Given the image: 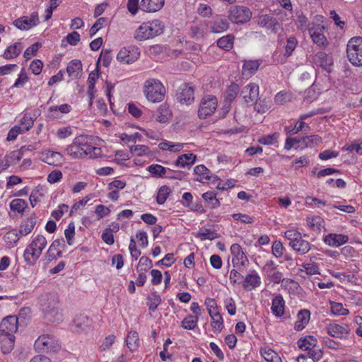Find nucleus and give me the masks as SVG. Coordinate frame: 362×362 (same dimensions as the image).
Masks as SVG:
<instances>
[{"label": "nucleus", "mask_w": 362, "mask_h": 362, "mask_svg": "<svg viewBox=\"0 0 362 362\" xmlns=\"http://www.w3.org/2000/svg\"><path fill=\"white\" fill-rule=\"evenodd\" d=\"M218 100L214 96L207 95L202 98L198 110V116L206 119L211 115L217 108Z\"/></svg>", "instance_id": "nucleus-8"}, {"label": "nucleus", "mask_w": 362, "mask_h": 362, "mask_svg": "<svg viewBox=\"0 0 362 362\" xmlns=\"http://www.w3.org/2000/svg\"><path fill=\"white\" fill-rule=\"evenodd\" d=\"M170 192V187L166 185L160 187L156 197L157 204L159 205L163 204L167 200Z\"/></svg>", "instance_id": "nucleus-53"}, {"label": "nucleus", "mask_w": 362, "mask_h": 362, "mask_svg": "<svg viewBox=\"0 0 362 362\" xmlns=\"http://www.w3.org/2000/svg\"><path fill=\"white\" fill-rule=\"evenodd\" d=\"M285 250L283 244L279 240H276L273 243L272 246V252L276 258L281 257Z\"/></svg>", "instance_id": "nucleus-62"}, {"label": "nucleus", "mask_w": 362, "mask_h": 362, "mask_svg": "<svg viewBox=\"0 0 362 362\" xmlns=\"http://www.w3.org/2000/svg\"><path fill=\"white\" fill-rule=\"evenodd\" d=\"M15 336L0 334V348L4 354H9L14 347Z\"/></svg>", "instance_id": "nucleus-25"}, {"label": "nucleus", "mask_w": 362, "mask_h": 362, "mask_svg": "<svg viewBox=\"0 0 362 362\" xmlns=\"http://www.w3.org/2000/svg\"><path fill=\"white\" fill-rule=\"evenodd\" d=\"M289 100L290 94L284 90L277 93L274 97V102L277 105H284Z\"/></svg>", "instance_id": "nucleus-64"}, {"label": "nucleus", "mask_w": 362, "mask_h": 362, "mask_svg": "<svg viewBox=\"0 0 362 362\" xmlns=\"http://www.w3.org/2000/svg\"><path fill=\"white\" fill-rule=\"evenodd\" d=\"M140 56V51L139 48L132 47H123L120 49L117 55V59L127 64L134 62Z\"/></svg>", "instance_id": "nucleus-11"}, {"label": "nucleus", "mask_w": 362, "mask_h": 362, "mask_svg": "<svg viewBox=\"0 0 362 362\" xmlns=\"http://www.w3.org/2000/svg\"><path fill=\"white\" fill-rule=\"evenodd\" d=\"M53 339L49 335L40 336L35 342V347L41 351H50L52 348Z\"/></svg>", "instance_id": "nucleus-29"}, {"label": "nucleus", "mask_w": 362, "mask_h": 362, "mask_svg": "<svg viewBox=\"0 0 362 362\" xmlns=\"http://www.w3.org/2000/svg\"><path fill=\"white\" fill-rule=\"evenodd\" d=\"M93 149L100 151V148L94 147L88 143L87 136L80 135L74 138L72 144L66 148V151L71 157L76 159L87 156Z\"/></svg>", "instance_id": "nucleus-2"}, {"label": "nucleus", "mask_w": 362, "mask_h": 362, "mask_svg": "<svg viewBox=\"0 0 362 362\" xmlns=\"http://www.w3.org/2000/svg\"><path fill=\"white\" fill-rule=\"evenodd\" d=\"M19 232L16 229H12L4 235V240L10 247H13L19 240Z\"/></svg>", "instance_id": "nucleus-45"}, {"label": "nucleus", "mask_w": 362, "mask_h": 362, "mask_svg": "<svg viewBox=\"0 0 362 362\" xmlns=\"http://www.w3.org/2000/svg\"><path fill=\"white\" fill-rule=\"evenodd\" d=\"M171 115L170 110L168 107L161 105L157 111V120L160 122H165L168 120Z\"/></svg>", "instance_id": "nucleus-52"}, {"label": "nucleus", "mask_w": 362, "mask_h": 362, "mask_svg": "<svg viewBox=\"0 0 362 362\" xmlns=\"http://www.w3.org/2000/svg\"><path fill=\"white\" fill-rule=\"evenodd\" d=\"M261 284V278L255 270L251 271L245 278L243 287L247 291L259 286Z\"/></svg>", "instance_id": "nucleus-23"}, {"label": "nucleus", "mask_w": 362, "mask_h": 362, "mask_svg": "<svg viewBox=\"0 0 362 362\" xmlns=\"http://www.w3.org/2000/svg\"><path fill=\"white\" fill-rule=\"evenodd\" d=\"M228 18L234 23L243 24L251 19L252 12L246 6H233L230 9Z\"/></svg>", "instance_id": "nucleus-7"}, {"label": "nucleus", "mask_w": 362, "mask_h": 362, "mask_svg": "<svg viewBox=\"0 0 362 362\" xmlns=\"http://www.w3.org/2000/svg\"><path fill=\"white\" fill-rule=\"evenodd\" d=\"M240 95L247 103H254L259 97V86L255 83L247 84L243 88Z\"/></svg>", "instance_id": "nucleus-18"}, {"label": "nucleus", "mask_w": 362, "mask_h": 362, "mask_svg": "<svg viewBox=\"0 0 362 362\" xmlns=\"http://www.w3.org/2000/svg\"><path fill=\"white\" fill-rule=\"evenodd\" d=\"M66 71L72 78H80L82 71L81 62L77 59L71 60L66 67Z\"/></svg>", "instance_id": "nucleus-32"}, {"label": "nucleus", "mask_w": 362, "mask_h": 362, "mask_svg": "<svg viewBox=\"0 0 362 362\" xmlns=\"http://www.w3.org/2000/svg\"><path fill=\"white\" fill-rule=\"evenodd\" d=\"M107 18H98L96 22L92 25V27L90 29L89 33L90 36L93 37L96 34V33L103 28L105 25L106 24Z\"/></svg>", "instance_id": "nucleus-63"}, {"label": "nucleus", "mask_w": 362, "mask_h": 362, "mask_svg": "<svg viewBox=\"0 0 362 362\" xmlns=\"http://www.w3.org/2000/svg\"><path fill=\"white\" fill-rule=\"evenodd\" d=\"M24 46L22 42H17L8 46L1 55L5 59L9 60L17 57L22 52Z\"/></svg>", "instance_id": "nucleus-26"}, {"label": "nucleus", "mask_w": 362, "mask_h": 362, "mask_svg": "<svg viewBox=\"0 0 362 362\" xmlns=\"http://www.w3.org/2000/svg\"><path fill=\"white\" fill-rule=\"evenodd\" d=\"M307 223L308 226L313 230H320L322 227V220L320 216L308 218Z\"/></svg>", "instance_id": "nucleus-61"}, {"label": "nucleus", "mask_w": 362, "mask_h": 362, "mask_svg": "<svg viewBox=\"0 0 362 362\" xmlns=\"http://www.w3.org/2000/svg\"><path fill=\"white\" fill-rule=\"evenodd\" d=\"M229 23L227 19L218 18L215 20L211 27V30L214 33H220L228 30Z\"/></svg>", "instance_id": "nucleus-43"}, {"label": "nucleus", "mask_w": 362, "mask_h": 362, "mask_svg": "<svg viewBox=\"0 0 362 362\" xmlns=\"http://www.w3.org/2000/svg\"><path fill=\"white\" fill-rule=\"evenodd\" d=\"M148 171L156 177H165L168 173H171V169L165 168L158 164H152L148 167Z\"/></svg>", "instance_id": "nucleus-38"}, {"label": "nucleus", "mask_w": 362, "mask_h": 362, "mask_svg": "<svg viewBox=\"0 0 362 362\" xmlns=\"http://www.w3.org/2000/svg\"><path fill=\"white\" fill-rule=\"evenodd\" d=\"M34 124V120L29 115H24L23 117L21 119L18 126L20 129L23 133L28 132L30 129L32 128Z\"/></svg>", "instance_id": "nucleus-51"}, {"label": "nucleus", "mask_w": 362, "mask_h": 362, "mask_svg": "<svg viewBox=\"0 0 362 362\" xmlns=\"http://www.w3.org/2000/svg\"><path fill=\"white\" fill-rule=\"evenodd\" d=\"M194 88L188 83L182 84L177 91V100L181 104L189 105L194 101Z\"/></svg>", "instance_id": "nucleus-14"}, {"label": "nucleus", "mask_w": 362, "mask_h": 362, "mask_svg": "<svg viewBox=\"0 0 362 362\" xmlns=\"http://www.w3.org/2000/svg\"><path fill=\"white\" fill-rule=\"evenodd\" d=\"M39 23L37 12H33L30 17L22 16L17 18L13 24L21 30H28L36 26Z\"/></svg>", "instance_id": "nucleus-13"}, {"label": "nucleus", "mask_w": 362, "mask_h": 362, "mask_svg": "<svg viewBox=\"0 0 362 362\" xmlns=\"http://www.w3.org/2000/svg\"><path fill=\"white\" fill-rule=\"evenodd\" d=\"M294 251L300 255H304L309 252L311 248L310 243L303 239L302 235L290 245Z\"/></svg>", "instance_id": "nucleus-36"}, {"label": "nucleus", "mask_w": 362, "mask_h": 362, "mask_svg": "<svg viewBox=\"0 0 362 362\" xmlns=\"http://www.w3.org/2000/svg\"><path fill=\"white\" fill-rule=\"evenodd\" d=\"M23 156V154L20 149L13 151L10 153L5 156L6 158L7 163L11 165L16 164Z\"/></svg>", "instance_id": "nucleus-57"}, {"label": "nucleus", "mask_w": 362, "mask_h": 362, "mask_svg": "<svg viewBox=\"0 0 362 362\" xmlns=\"http://www.w3.org/2000/svg\"><path fill=\"white\" fill-rule=\"evenodd\" d=\"M261 62L262 61L258 59L245 61L243 66V75L246 77L251 76L259 69Z\"/></svg>", "instance_id": "nucleus-33"}, {"label": "nucleus", "mask_w": 362, "mask_h": 362, "mask_svg": "<svg viewBox=\"0 0 362 362\" xmlns=\"http://www.w3.org/2000/svg\"><path fill=\"white\" fill-rule=\"evenodd\" d=\"M298 347L303 351H308L311 348H315L317 344V339L313 336H308L300 338L298 340Z\"/></svg>", "instance_id": "nucleus-40"}, {"label": "nucleus", "mask_w": 362, "mask_h": 362, "mask_svg": "<svg viewBox=\"0 0 362 362\" xmlns=\"http://www.w3.org/2000/svg\"><path fill=\"white\" fill-rule=\"evenodd\" d=\"M18 329V317L16 315H9L4 317L0 323V334L14 335Z\"/></svg>", "instance_id": "nucleus-16"}, {"label": "nucleus", "mask_w": 362, "mask_h": 362, "mask_svg": "<svg viewBox=\"0 0 362 362\" xmlns=\"http://www.w3.org/2000/svg\"><path fill=\"white\" fill-rule=\"evenodd\" d=\"M197 237H199L202 240H212L217 238V234L210 229L204 228L199 230Z\"/></svg>", "instance_id": "nucleus-60"}, {"label": "nucleus", "mask_w": 362, "mask_h": 362, "mask_svg": "<svg viewBox=\"0 0 362 362\" xmlns=\"http://www.w3.org/2000/svg\"><path fill=\"white\" fill-rule=\"evenodd\" d=\"M127 346L131 351H134L139 346V334L136 331H131L127 337Z\"/></svg>", "instance_id": "nucleus-41"}, {"label": "nucleus", "mask_w": 362, "mask_h": 362, "mask_svg": "<svg viewBox=\"0 0 362 362\" xmlns=\"http://www.w3.org/2000/svg\"><path fill=\"white\" fill-rule=\"evenodd\" d=\"M315 62L316 64L321 66L323 69L330 71L332 65V60L324 52H319L315 55Z\"/></svg>", "instance_id": "nucleus-34"}, {"label": "nucleus", "mask_w": 362, "mask_h": 362, "mask_svg": "<svg viewBox=\"0 0 362 362\" xmlns=\"http://www.w3.org/2000/svg\"><path fill=\"white\" fill-rule=\"evenodd\" d=\"M149 310L155 311L161 303V298L157 292H153L147 298Z\"/></svg>", "instance_id": "nucleus-54"}, {"label": "nucleus", "mask_w": 362, "mask_h": 362, "mask_svg": "<svg viewBox=\"0 0 362 362\" xmlns=\"http://www.w3.org/2000/svg\"><path fill=\"white\" fill-rule=\"evenodd\" d=\"M152 267L151 260L145 256L140 258L139 264L136 267L137 272H147V270Z\"/></svg>", "instance_id": "nucleus-59"}, {"label": "nucleus", "mask_w": 362, "mask_h": 362, "mask_svg": "<svg viewBox=\"0 0 362 362\" xmlns=\"http://www.w3.org/2000/svg\"><path fill=\"white\" fill-rule=\"evenodd\" d=\"M197 159V156L193 153H186L178 156L174 163V165L180 168H188L194 165Z\"/></svg>", "instance_id": "nucleus-30"}, {"label": "nucleus", "mask_w": 362, "mask_h": 362, "mask_svg": "<svg viewBox=\"0 0 362 362\" xmlns=\"http://www.w3.org/2000/svg\"><path fill=\"white\" fill-rule=\"evenodd\" d=\"M331 312L334 315H347L349 313L348 309L344 308L342 303L331 301Z\"/></svg>", "instance_id": "nucleus-55"}, {"label": "nucleus", "mask_w": 362, "mask_h": 362, "mask_svg": "<svg viewBox=\"0 0 362 362\" xmlns=\"http://www.w3.org/2000/svg\"><path fill=\"white\" fill-rule=\"evenodd\" d=\"M285 301L281 295L279 294L272 299V311L276 317H281L284 314Z\"/></svg>", "instance_id": "nucleus-31"}, {"label": "nucleus", "mask_w": 362, "mask_h": 362, "mask_svg": "<svg viewBox=\"0 0 362 362\" xmlns=\"http://www.w3.org/2000/svg\"><path fill=\"white\" fill-rule=\"evenodd\" d=\"M199 320L197 316L188 315L181 322V327L185 329L192 330L197 325Z\"/></svg>", "instance_id": "nucleus-49"}, {"label": "nucleus", "mask_w": 362, "mask_h": 362, "mask_svg": "<svg viewBox=\"0 0 362 362\" xmlns=\"http://www.w3.org/2000/svg\"><path fill=\"white\" fill-rule=\"evenodd\" d=\"M39 304L40 310L47 320L53 322H59L62 320L59 297L56 293H42L39 298Z\"/></svg>", "instance_id": "nucleus-1"}, {"label": "nucleus", "mask_w": 362, "mask_h": 362, "mask_svg": "<svg viewBox=\"0 0 362 362\" xmlns=\"http://www.w3.org/2000/svg\"><path fill=\"white\" fill-rule=\"evenodd\" d=\"M144 93L148 101L159 103L164 99L165 89L159 80L150 78L145 82Z\"/></svg>", "instance_id": "nucleus-4"}, {"label": "nucleus", "mask_w": 362, "mask_h": 362, "mask_svg": "<svg viewBox=\"0 0 362 362\" xmlns=\"http://www.w3.org/2000/svg\"><path fill=\"white\" fill-rule=\"evenodd\" d=\"M61 246H64V240L63 238L56 239L52 243L45 253V260L47 262L49 263L57 258L62 257V251L59 250Z\"/></svg>", "instance_id": "nucleus-17"}, {"label": "nucleus", "mask_w": 362, "mask_h": 362, "mask_svg": "<svg viewBox=\"0 0 362 362\" xmlns=\"http://www.w3.org/2000/svg\"><path fill=\"white\" fill-rule=\"evenodd\" d=\"M310 129V126L305 124V122L298 120L296 122L295 126L293 127H285V131L287 134L289 135H295L301 131H308Z\"/></svg>", "instance_id": "nucleus-42"}, {"label": "nucleus", "mask_w": 362, "mask_h": 362, "mask_svg": "<svg viewBox=\"0 0 362 362\" xmlns=\"http://www.w3.org/2000/svg\"><path fill=\"white\" fill-rule=\"evenodd\" d=\"M298 141L299 144L296 146V149H304L306 148H313L317 146L322 143V139L319 135L313 134L310 136L298 137Z\"/></svg>", "instance_id": "nucleus-21"}, {"label": "nucleus", "mask_w": 362, "mask_h": 362, "mask_svg": "<svg viewBox=\"0 0 362 362\" xmlns=\"http://www.w3.org/2000/svg\"><path fill=\"white\" fill-rule=\"evenodd\" d=\"M202 198L212 209H216L221 204L219 200L216 198V194L214 192H206L204 193Z\"/></svg>", "instance_id": "nucleus-47"}, {"label": "nucleus", "mask_w": 362, "mask_h": 362, "mask_svg": "<svg viewBox=\"0 0 362 362\" xmlns=\"http://www.w3.org/2000/svg\"><path fill=\"white\" fill-rule=\"evenodd\" d=\"M322 28H324L323 26L317 25L316 27L312 26L309 27L308 29L313 42L317 46L325 47L327 45L328 42L326 37L322 33Z\"/></svg>", "instance_id": "nucleus-20"}, {"label": "nucleus", "mask_w": 362, "mask_h": 362, "mask_svg": "<svg viewBox=\"0 0 362 362\" xmlns=\"http://www.w3.org/2000/svg\"><path fill=\"white\" fill-rule=\"evenodd\" d=\"M298 42L296 37H295L294 36H290L289 37H288L285 46V52L284 54V57H291L293 54L296 46L298 45Z\"/></svg>", "instance_id": "nucleus-48"}, {"label": "nucleus", "mask_w": 362, "mask_h": 362, "mask_svg": "<svg viewBox=\"0 0 362 362\" xmlns=\"http://www.w3.org/2000/svg\"><path fill=\"white\" fill-rule=\"evenodd\" d=\"M194 173L197 175L194 180L202 183L209 182L210 170L204 165H198L194 168Z\"/></svg>", "instance_id": "nucleus-37"}, {"label": "nucleus", "mask_w": 362, "mask_h": 362, "mask_svg": "<svg viewBox=\"0 0 362 362\" xmlns=\"http://www.w3.org/2000/svg\"><path fill=\"white\" fill-rule=\"evenodd\" d=\"M233 40L234 36L233 35H227L217 40V45L224 50L229 51L233 47Z\"/></svg>", "instance_id": "nucleus-44"}, {"label": "nucleus", "mask_w": 362, "mask_h": 362, "mask_svg": "<svg viewBox=\"0 0 362 362\" xmlns=\"http://www.w3.org/2000/svg\"><path fill=\"white\" fill-rule=\"evenodd\" d=\"M239 90V86L236 83L228 86L226 91L225 103H231L237 97Z\"/></svg>", "instance_id": "nucleus-46"}, {"label": "nucleus", "mask_w": 362, "mask_h": 362, "mask_svg": "<svg viewBox=\"0 0 362 362\" xmlns=\"http://www.w3.org/2000/svg\"><path fill=\"white\" fill-rule=\"evenodd\" d=\"M346 54L349 62L356 66H362V37L350 39L346 45Z\"/></svg>", "instance_id": "nucleus-6"}, {"label": "nucleus", "mask_w": 362, "mask_h": 362, "mask_svg": "<svg viewBox=\"0 0 362 362\" xmlns=\"http://www.w3.org/2000/svg\"><path fill=\"white\" fill-rule=\"evenodd\" d=\"M42 160L48 165L59 166L63 163L64 156L59 152L47 150L42 153Z\"/></svg>", "instance_id": "nucleus-22"}, {"label": "nucleus", "mask_w": 362, "mask_h": 362, "mask_svg": "<svg viewBox=\"0 0 362 362\" xmlns=\"http://www.w3.org/2000/svg\"><path fill=\"white\" fill-rule=\"evenodd\" d=\"M324 243L330 247H337L349 241V237L344 234L329 233L323 238Z\"/></svg>", "instance_id": "nucleus-19"}, {"label": "nucleus", "mask_w": 362, "mask_h": 362, "mask_svg": "<svg viewBox=\"0 0 362 362\" xmlns=\"http://www.w3.org/2000/svg\"><path fill=\"white\" fill-rule=\"evenodd\" d=\"M164 25L159 20L143 23L136 30L134 37L139 41L153 38L163 32Z\"/></svg>", "instance_id": "nucleus-3"}, {"label": "nucleus", "mask_w": 362, "mask_h": 362, "mask_svg": "<svg viewBox=\"0 0 362 362\" xmlns=\"http://www.w3.org/2000/svg\"><path fill=\"white\" fill-rule=\"evenodd\" d=\"M71 107L68 104H62L59 106H52L49 108V112H51L52 116L54 117H59V112L62 114H67L71 111Z\"/></svg>", "instance_id": "nucleus-56"}, {"label": "nucleus", "mask_w": 362, "mask_h": 362, "mask_svg": "<svg viewBox=\"0 0 362 362\" xmlns=\"http://www.w3.org/2000/svg\"><path fill=\"white\" fill-rule=\"evenodd\" d=\"M165 0H141L139 8L145 12H156L164 6Z\"/></svg>", "instance_id": "nucleus-24"}, {"label": "nucleus", "mask_w": 362, "mask_h": 362, "mask_svg": "<svg viewBox=\"0 0 362 362\" xmlns=\"http://www.w3.org/2000/svg\"><path fill=\"white\" fill-rule=\"evenodd\" d=\"M254 103V109L258 113H265L272 107V103L269 100H260L259 103L256 101Z\"/></svg>", "instance_id": "nucleus-58"}, {"label": "nucleus", "mask_w": 362, "mask_h": 362, "mask_svg": "<svg viewBox=\"0 0 362 362\" xmlns=\"http://www.w3.org/2000/svg\"><path fill=\"white\" fill-rule=\"evenodd\" d=\"M310 317V312L304 309L298 312L297 315V320L294 325V329L296 331L303 330L308 325Z\"/></svg>", "instance_id": "nucleus-28"}, {"label": "nucleus", "mask_w": 362, "mask_h": 362, "mask_svg": "<svg viewBox=\"0 0 362 362\" xmlns=\"http://www.w3.org/2000/svg\"><path fill=\"white\" fill-rule=\"evenodd\" d=\"M325 329L329 336L339 339L348 338L351 332V329L346 324L329 323L326 325Z\"/></svg>", "instance_id": "nucleus-10"}, {"label": "nucleus", "mask_w": 362, "mask_h": 362, "mask_svg": "<svg viewBox=\"0 0 362 362\" xmlns=\"http://www.w3.org/2000/svg\"><path fill=\"white\" fill-rule=\"evenodd\" d=\"M27 206V202L22 199H15L10 203L11 209L20 214H23Z\"/></svg>", "instance_id": "nucleus-50"}, {"label": "nucleus", "mask_w": 362, "mask_h": 362, "mask_svg": "<svg viewBox=\"0 0 362 362\" xmlns=\"http://www.w3.org/2000/svg\"><path fill=\"white\" fill-rule=\"evenodd\" d=\"M47 242L45 237L42 235H37L32 239L28 246L31 247L33 249H36L37 252L42 254L43 250L47 246Z\"/></svg>", "instance_id": "nucleus-39"}, {"label": "nucleus", "mask_w": 362, "mask_h": 362, "mask_svg": "<svg viewBox=\"0 0 362 362\" xmlns=\"http://www.w3.org/2000/svg\"><path fill=\"white\" fill-rule=\"evenodd\" d=\"M262 270L264 274L270 280V281L275 284L283 283L285 288L288 287L291 284L294 286H298V284L293 279H284L283 277V274L276 270V265H275L273 260L267 261L263 267Z\"/></svg>", "instance_id": "nucleus-5"}, {"label": "nucleus", "mask_w": 362, "mask_h": 362, "mask_svg": "<svg viewBox=\"0 0 362 362\" xmlns=\"http://www.w3.org/2000/svg\"><path fill=\"white\" fill-rule=\"evenodd\" d=\"M41 255L37 252L36 249H33L28 245L23 252V259L28 265L33 266Z\"/></svg>", "instance_id": "nucleus-35"}, {"label": "nucleus", "mask_w": 362, "mask_h": 362, "mask_svg": "<svg viewBox=\"0 0 362 362\" xmlns=\"http://www.w3.org/2000/svg\"><path fill=\"white\" fill-rule=\"evenodd\" d=\"M93 322L88 316L81 314L77 315L72 325V330L81 334L87 333L92 329Z\"/></svg>", "instance_id": "nucleus-12"}, {"label": "nucleus", "mask_w": 362, "mask_h": 362, "mask_svg": "<svg viewBox=\"0 0 362 362\" xmlns=\"http://www.w3.org/2000/svg\"><path fill=\"white\" fill-rule=\"evenodd\" d=\"M230 252L233 255L232 263L233 267H245L249 260L243 251L241 246L238 243H234L230 246Z\"/></svg>", "instance_id": "nucleus-15"}, {"label": "nucleus", "mask_w": 362, "mask_h": 362, "mask_svg": "<svg viewBox=\"0 0 362 362\" xmlns=\"http://www.w3.org/2000/svg\"><path fill=\"white\" fill-rule=\"evenodd\" d=\"M36 224V216L35 214L31 215L29 218L23 221L19 226V234L25 236L30 234L33 230Z\"/></svg>", "instance_id": "nucleus-27"}, {"label": "nucleus", "mask_w": 362, "mask_h": 362, "mask_svg": "<svg viewBox=\"0 0 362 362\" xmlns=\"http://www.w3.org/2000/svg\"><path fill=\"white\" fill-rule=\"evenodd\" d=\"M257 23L260 27L266 28L274 34L282 29L281 23L276 18L268 14L259 15L257 18Z\"/></svg>", "instance_id": "nucleus-9"}]
</instances>
